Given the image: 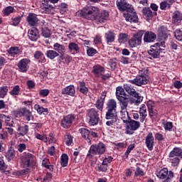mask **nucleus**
<instances>
[{
    "label": "nucleus",
    "mask_w": 182,
    "mask_h": 182,
    "mask_svg": "<svg viewBox=\"0 0 182 182\" xmlns=\"http://www.w3.org/2000/svg\"><path fill=\"white\" fill-rule=\"evenodd\" d=\"M62 95H67L68 96H75L76 95V90H75V86L68 85V87L63 88L61 90Z\"/></svg>",
    "instance_id": "obj_26"
},
{
    "label": "nucleus",
    "mask_w": 182,
    "mask_h": 182,
    "mask_svg": "<svg viewBox=\"0 0 182 182\" xmlns=\"http://www.w3.org/2000/svg\"><path fill=\"white\" fill-rule=\"evenodd\" d=\"M78 16H82L88 21H94L95 23H105L109 19V11L103 10L100 11V9L94 6H86L82 9L76 13Z\"/></svg>",
    "instance_id": "obj_1"
},
{
    "label": "nucleus",
    "mask_w": 182,
    "mask_h": 182,
    "mask_svg": "<svg viewBox=\"0 0 182 182\" xmlns=\"http://www.w3.org/2000/svg\"><path fill=\"white\" fill-rule=\"evenodd\" d=\"M80 133L82 135V137L89 143V144H92V139H96L97 137V133L90 131L86 128H81L79 129Z\"/></svg>",
    "instance_id": "obj_9"
},
{
    "label": "nucleus",
    "mask_w": 182,
    "mask_h": 182,
    "mask_svg": "<svg viewBox=\"0 0 182 182\" xmlns=\"http://www.w3.org/2000/svg\"><path fill=\"white\" fill-rule=\"evenodd\" d=\"M14 11H15V9H14V7L7 6L5 8L4 14V15H6V16H8L11 15V14H12Z\"/></svg>",
    "instance_id": "obj_54"
},
{
    "label": "nucleus",
    "mask_w": 182,
    "mask_h": 182,
    "mask_svg": "<svg viewBox=\"0 0 182 182\" xmlns=\"http://www.w3.org/2000/svg\"><path fill=\"white\" fill-rule=\"evenodd\" d=\"M31 171L28 168H26L25 169H22L18 172L19 176H26Z\"/></svg>",
    "instance_id": "obj_62"
},
{
    "label": "nucleus",
    "mask_w": 182,
    "mask_h": 182,
    "mask_svg": "<svg viewBox=\"0 0 182 182\" xmlns=\"http://www.w3.org/2000/svg\"><path fill=\"white\" fill-rule=\"evenodd\" d=\"M17 132H18L20 136H25L26 134H28V132H29V126H19Z\"/></svg>",
    "instance_id": "obj_36"
},
{
    "label": "nucleus",
    "mask_w": 182,
    "mask_h": 182,
    "mask_svg": "<svg viewBox=\"0 0 182 182\" xmlns=\"http://www.w3.org/2000/svg\"><path fill=\"white\" fill-rule=\"evenodd\" d=\"M34 109L36 110L37 113H38L39 114H48V113H49L48 108H44L40 105H35Z\"/></svg>",
    "instance_id": "obj_34"
},
{
    "label": "nucleus",
    "mask_w": 182,
    "mask_h": 182,
    "mask_svg": "<svg viewBox=\"0 0 182 182\" xmlns=\"http://www.w3.org/2000/svg\"><path fill=\"white\" fill-rule=\"evenodd\" d=\"M41 34L44 38H50V30L46 27L41 28Z\"/></svg>",
    "instance_id": "obj_45"
},
{
    "label": "nucleus",
    "mask_w": 182,
    "mask_h": 182,
    "mask_svg": "<svg viewBox=\"0 0 182 182\" xmlns=\"http://www.w3.org/2000/svg\"><path fill=\"white\" fill-rule=\"evenodd\" d=\"M175 38L177 41H182V31L180 29H176L174 32Z\"/></svg>",
    "instance_id": "obj_56"
},
{
    "label": "nucleus",
    "mask_w": 182,
    "mask_h": 182,
    "mask_svg": "<svg viewBox=\"0 0 182 182\" xmlns=\"http://www.w3.org/2000/svg\"><path fill=\"white\" fill-rule=\"evenodd\" d=\"M124 123H127V127H126L127 134H133V133H134V131L137 130V129L140 127L139 122L134 121L131 119L128 120V122Z\"/></svg>",
    "instance_id": "obj_13"
},
{
    "label": "nucleus",
    "mask_w": 182,
    "mask_h": 182,
    "mask_svg": "<svg viewBox=\"0 0 182 182\" xmlns=\"http://www.w3.org/2000/svg\"><path fill=\"white\" fill-rule=\"evenodd\" d=\"M65 144L67 146H72L73 143V137L70 134H67L65 136Z\"/></svg>",
    "instance_id": "obj_51"
},
{
    "label": "nucleus",
    "mask_w": 182,
    "mask_h": 182,
    "mask_svg": "<svg viewBox=\"0 0 182 182\" xmlns=\"http://www.w3.org/2000/svg\"><path fill=\"white\" fill-rule=\"evenodd\" d=\"M58 9H59L60 14H62L63 15L65 14V12H66L68 11V4H66V3H61L58 6Z\"/></svg>",
    "instance_id": "obj_50"
},
{
    "label": "nucleus",
    "mask_w": 182,
    "mask_h": 182,
    "mask_svg": "<svg viewBox=\"0 0 182 182\" xmlns=\"http://www.w3.org/2000/svg\"><path fill=\"white\" fill-rule=\"evenodd\" d=\"M79 89L80 93H82V95H87L89 92V89L86 87V84L84 82H80Z\"/></svg>",
    "instance_id": "obj_42"
},
{
    "label": "nucleus",
    "mask_w": 182,
    "mask_h": 182,
    "mask_svg": "<svg viewBox=\"0 0 182 182\" xmlns=\"http://www.w3.org/2000/svg\"><path fill=\"white\" fill-rule=\"evenodd\" d=\"M129 82L132 85H135V86H143L144 85H147V82H149V80H147L146 75L141 73L140 75L136 76L133 80H129Z\"/></svg>",
    "instance_id": "obj_15"
},
{
    "label": "nucleus",
    "mask_w": 182,
    "mask_h": 182,
    "mask_svg": "<svg viewBox=\"0 0 182 182\" xmlns=\"http://www.w3.org/2000/svg\"><path fill=\"white\" fill-rule=\"evenodd\" d=\"M171 163L172 164V166L173 167H177L180 163V159L176 157L172 159H171Z\"/></svg>",
    "instance_id": "obj_59"
},
{
    "label": "nucleus",
    "mask_w": 182,
    "mask_h": 182,
    "mask_svg": "<svg viewBox=\"0 0 182 182\" xmlns=\"http://www.w3.org/2000/svg\"><path fill=\"white\" fill-rule=\"evenodd\" d=\"M74 121L75 115L68 114L67 116H65L60 122L61 127H63V129H69L72 126V124Z\"/></svg>",
    "instance_id": "obj_17"
},
{
    "label": "nucleus",
    "mask_w": 182,
    "mask_h": 182,
    "mask_svg": "<svg viewBox=\"0 0 182 182\" xmlns=\"http://www.w3.org/2000/svg\"><path fill=\"white\" fill-rule=\"evenodd\" d=\"M28 36L32 42H36L39 39V31L36 28H32L28 30Z\"/></svg>",
    "instance_id": "obj_23"
},
{
    "label": "nucleus",
    "mask_w": 182,
    "mask_h": 182,
    "mask_svg": "<svg viewBox=\"0 0 182 182\" xmlns=\"http://www.w3.org/2000/svg\"><path fill=\"white\" fill-rule=\"evenodd\" d=\"M5 157L9 161L13 160L15 158V150L12 148L9 149V150L5 153Z\"/></svg>",
    "instance_id": "obj_37"
},
{
    "label": "nucleus",
    "mask_w": 182,
    "mask_h": 182,
    "mask_svg": "<svg viewBox=\"0 0 182 182\" xmlns=\"http://www.w3.org/2000/svg\"><path fill=\"white\" fill-rule=\"evenodd\" d=\"M97 53V50L92 47H87V54L88 56H95Z\"/></svg>",
    "instance_id": "obj_53"
},
{
    "label": "nucleus",
    "mask_w": 182,
    "mask_h": 182,
    "mask_svg": "<svg viewBox=\"0 0 182 182\" xmlns=\"http://www.w3.org/2000/svg\"><path fill=\"white\" fill-rule=\"evenodd\" d=\"M68 163H69V156H68V154H63L60 158V164L62 167L68 166Z\"/></svg>",
    "instance_id": "obj_41"
},
{
    "label": "nucleus",
    "mask_w": 182,
    "mask_h": 182,
    "mask_svg": "<svg viewBox=\"0 0 182 182\" xmlns=\"http://www.w3.org/2000/svg\"><path fill=\"white\" fill-rule=\"evenodd\" d=\"M124 89L125 92L129 95V96H132V97H135V99H136V105H139L143 102V97L140 95L139 92H136V89H134V87H133L132 85L124 84Z\"/></svg>",
    "instance_id": "obj_6"
},
{
    "label": "nucleus",
    "mask_w": 182,
    "mask_h": 182,
    "mask_svg": "<svg viewBox=\"0 0 182 182\" xmlns=\"http://www.w3.org/2000/svg\"><path fill=\"white\" fill-rule=\"evenodd\" d=\"M149 113L151 119H156V117H157V109H156V108L149 109Z\"/></svg>",
    "instance_id": "obj_55"
},
{
    "label": "nucleus",
    "mask_w": 182,
    "mask_h": 182,
    "mask_svg": "<svg viewBox=\"0 0 182 182\" xmlns=\"http://www.w3.org/2000/svg\"><path fill=\"white\" fill-rule=\"evenodd\" d=\"M166 8H170L169 4H167L166 1L161 2L160 9H161L162 11H166Z\"/></svg>",
    "instance_id": "obj_61"
},
{
    "label": "nucleus",
    "mask_w": 182,
    "mask_h": 182,
    "mask_svg": "<svg viewBox=\"0 0 182 182\" xmlns=\"http://www.w3.org/2000/svg\"><path fill=\"white\" fill-rule=\"evenodd\" d=\"M108 64L110 66L111 70H114L116 66H117V60L116 58H112L109 60Z\"/></svg>",
    "instance_id": "obj_48"
},
{
    "label": "nucleus",
    "mask_w": 182,
    "mask_h": 182,
    "mask_svg": "<svg viewBox=\"0 0 182 182\" xmlns=\"http://www.w3.org/2000/svg\"><path fill=\"white\" fill-rule=\"evenodd\" d=\"M59 0H44V3L41 8L42 14H52L53 11V6L51 4H57Z\"/></svg>",
    "instance_id": "obj_12"
},
{
    "label": "nucleus",
    "mask_w": 182,
    "mask_h": 182,
    "mask_svg": "<svg viewBox=\"0 0 182 182\" xmlns=\"http://www.w3.org/2000/svg\"><path fill=\"white\" fill-rule=\"evenodd\" d=\"M139 120L141 123H143V122L146 120V117H147V108H146L145 105H142L141 107L139 108Z\"/></svg>",
    "instance_id": "obj_30"
},
{
    "label": "nucleus",
    "mask_w": 182,
    "mask_h": 182,
    "mask_svg": "<svg viewBox=\"0 0 182 182\" xmlns=\"http://www.w3.org/2000/svg\"><path fill=\"white\" fill-rule=\"evenodd\" d=\"M129 103H130V100H121V101H119V106L121 107V119L124 123L130 120V117L127 112V106H129Z\"/></svg>",
    "instance_id": "obj_5"
},
{
    "label": "nucleus",
    "mask_w": 182,
    "mask_h": 182,
    "mask_svg": "<svg viewBox=\"0 0 182 182\" xmlns=\"http://www.w3.org/2000/svg\"><path fill=\"white\" fill-rule=\"evenodd\" d=\"M39 95L40 96H43V97H46L49 95V90H41Z\"/></svg>",
    "instance_id": "obj_64"
},
{
    "label": "nucleus",
    "mask_w": 182,
    "mask_h": 182,
    "mask_svg": "<svg viewBox=\"0 0 182 182\" xmlns=\"http://www.w3.org/2000/svg\"><path fill=\"white\" fill-rule=\"evenodd\" d=\"M8 86H4L0 87V99H4L5 96H6V93H8Z\"/></svg>",
    "instance_id": "obj_47"
},
{
    "label": "nucleus",
    "mask_w": 182,
    "mask_h": 182,
    "mask_svg": "<svg viewBox=\"0 0 182 182\" xmlns=\"http://www.w3.org/2000/svg\"><path fill=\"white\" fill-rule=\"evenodd\" d=\"M156 176L159 178H166L163 182H170L171 181V178L174 177V173L171 171H168L167 168H164L156 173Z\"/></svg>",
    "instance_id": "obj_11"
},
{
    "label": "nucleus",
    "mask_w": 182,
    "mask_h": 182,
    "mask_svg": "<svg viewBox=\"0 0 182 182\" xmlns=\"http://www.w3.org/2000/svg\"><path fill=\"white\" fill-rule=\"evenodd\" d=\"M145 144L148 150L151 151L153 150V147H154V136H153V133L149 132L146 136Z\"/></svg>",
    "instance_id": "obj_22"
},
{
    "label": "nucleus",
    "mask_w": 182,
    "mask_h": 182,
    "mask_svg": "<svg viewBox=\"0 0 182 182\" xmlns=\"http://www.w3.org/2000/svg\"><path fill=\"white\" fill-rule=\"evenodd\" d=\"M106 109L105 119L107 120H110L113 117H117V102H116V100L113 99L109 100L107 103Z\"/></svg>",
    "instance_id": "obj_3"
},
{
    "label": "nucleus",
    "mask_w": 182,
    "mask_h": 182,
    "mask_svg": "<svg viewBox=\"0 0 182 182\" xmlns=\"http://www.w3.org/2000/svg\"><path fill=\"white\" fill-rule=\"evenodd\" d=\"M19 52L20 50L18 47H11L8 50V53L14 57H15V55H19Z\"/></svg>",
    "instance_id": "obj_44"
},
{
    "label": "nucleus",
    "mask_w": 182,
    "mask_h": 182,
    "mask_svg": "<svg viewBox=\"0 0 182 182\" xmlns=\"http://www.w3.org/2000/svg\"><path fill=\"white\" fill-rule=\"evenodd\" d=\"M180 157L182 159V149L180 148H174L168 154V157Z\"/></svg>",
    "instance_id": "obj_33"
},
{
    "label": "nucleus",
    "mask_w": 182,
    "mask_h": 182,
    "mask_svg": "<svg viewBox=\"0 0 182 182\" xmlns=\"http://www.w3.org/2000/svg\"><path fill=\"white\" fill-rule=\"evenodd\" d=\"M135 176L136 177H139V176H144V171H143V169L140 167H137L135 171Z\"/></svg>",
    "instance_id": "obj_58"
},
{
    "label": "nucleus",
    "mask_w": 182,
    "mask_h": 182,
    "mask_svg": "<svg viewBox=\"0 0 182 182\" xmlns=\"http://www.w3.org/2000/svg\"><path fill=\"white\" fill-rule=\"evenodd\" d=\"M93 73L95 77H101L105 74V68L100 65H96L93 67Z\"/></svg>",
    "instance_id": "obj_27"
},
{
    "label": "nucleus",
    "mask_w": 182,
    "mask_h": 182,
    "mask_svg": "<svg viewBox=\"0 0 182 182\" xmlns=\"http://www.w3.org/2000/svg\"><path fill=\"white\" fill-rule=\"evenodd\" d=\"M156 33L152 31H146L144 35V42L145 43H151L156 41Z\"/></svg>",
    "instance_id": "obj_25"
},
{
    "label": "nucleus",
    "mask_w": 182,
    "mask_h": 182,
    "mask_svg": "<svg viewBox=\"0 0 182 182\" xmlns=\"http://www.w3.org/2000/svg\"><path fill=\"white\" fill-rule=\"evenodd\" d=\"M168 35H170V31L165 26H160L158 28V36L161 42H165L168 38Z\"/></svg>",
    "instance_id": "obj_16"
},
{
    "label": "nucleus",
    "mask_w": 182,
    "mask_h": 182,
    "mask_svg": "<svg viewBox=\"0 0 182 182\" xmlns=\"http://www.w3.org/2000/svg\"><path fill=\"white\" fill-rule=\"evenodd\" d=\"M106 151V145L102 142H100L98 144H93L90 146V150L87 154V157L89 159H92L93 156H96V154H105Z\"/></svg>",
    "instance_id": "obj_4"
},
{
    "label": "nucleus",
    "mask_w": 182,
    "mask_h": 182,
    "mask_svg": "<svg viewBox=\"0 0 182 182\" xmlns=\"http://www.w3.org/2000/svg\"><path fill=\"white\" fill-rule=\"evenodd\" d=\"M18 114L19 116H23L26 122H31V119H33V115L32 114V112L29 110L26 107H22L18 109Z\"/></svg>",
    "instance_id": "obj_18"
},
{
    "label": "nucleus",
    "mask_w": 182,
    "mask_h": 182,
    "mask_svg": "<svg viewBox=\"0 0 182 182\" xmlns=\"http://www.w3.org/2000/svg\"><path fill=\"white\" fill-rule=\"evenodd\" d=\"M142 14L146 21H150L153 18V11L149 7H145L142 9Z\"/></svg>",
    "instance_id": "obj_32"
},
{
    "label": "nucleus",
    "mask_w": 182,
    "mask_h": 182,
    "mask_svg": "<svg viewBox=\"0 0 182 182\" xmlns=\"http://www.w3.org/2000/svg\"><path fill=\"white\" fill-rule=\"evenodd\" d=\"M182 21V14L180 11H175L173 14L172 22L173 23H181Z\"/></svg>",
    "instance_id": "obj_31"
},
{
    "label": "nucleus",
    "mask_w": 182,
    "mask_h": 182,
    "mask_svg": "<svg viewBox=\"0 0 182 182\" xmlns=\"http://www.w3.org/2000/svg\"><path fill=\"white\" fill-rule=\"evenodd\" d=\"M143 35H144V31H139L135 33L128 41L129 48H137V46H140L141 45Z\"/></svg>",
    "instance_id": "obj_7"
},
{
    "label": "nucleus",
    "mask_w": 182,
    "mask_h": 182,
    "mask_svg": "<svg viewBox=\"0 0 182 182\" xmlns=\"http://www.w3.org/2000/svg\"><path fill=\"white\" fill-rule=\"evenodd\" d=\"M166 48V42L159 41L155 43L154 46H151V49L148 50V55L149 59H159L160 58V53L162 50H164Z\"/></svg>",
    "instance_id": "obj_2"
},
{
    "label": "nucleus",
    "mask_w": 182,
    "mask_h": 182,
    "mask_svg": "<svg viewBox=\"0 0 182 182\" xmlns=\"http://www.w3.org/2000/svg\"><path fill=\"white\" fill-rule=\"evenodd\" d=\"M8 170V165L5 164V161H4V159L0 157V171H2V173H5Z\"/></svg>",
    "instance_id": "obj_49"
},
{
    "label": "nucleus",
    "mask_w": 182,
    "mask_h": 182,
    "mask_svg": "<svg viewBox=\"0 0 182 182\" xmlns=\"http://www.w3.org/2000/svg\"><path fill=\"white\" fill-rule=\"evenodd\" d=\"M116 38V34L114 32L108 31L105 33V39L107 43H112L114 42V38Z\"/></svg>",
    "instance_id": "obj_35"
},
{
    "label": "nucleus",
    "mask_w": 182,
    "mask_h": 182,
    "mask_svg": "<svg viewBox=\"0 0 182 182\" xmlns=\"http://www.w3.org/2000/svg\"><path fill=\"white\" fill-rule=\"evenodd\" d=\"M21 21H22V16H18L11 18L10 24L12 25V26H18V25L21 23Z\"/></svg>",
    "instance_id": "obj_40"
},
{
    "label": "nucleus",
    "mask_w": 182,
    "mask_h": 182,
    "mask_svg": "<svg viewBox=\"0 0 182 182\" xmlns=\"http://www.w3.org/2000/svg\"><path fill=\"white\" fill-rule=\"evenodd\" d=\"M34 58L35 59L41 60L42 63H45V62H46V59H45V55H43V53H42V51H36L34 53Z\"/></svg>",
    "instance_id": "obj_39"
},
{
    "label": "nucleus",
    "mask_w": 182,
    "mask_h": 182,
    "mask_svg": "<svg viewBox=\"0 0 182 182\" xmlns=\"http://www.w3.org/2000/svg\"><path fill=\"white\" fill-rule=\"evenodd\" d=\"M165 130L170 131L173 129V122H168L164 124Z\"/></svg>",
    "instance_id": "obj_63"
},
{
    "label": "nucleus",
    "mask_w": 182,
    "mask_h": 182,
    "mask_svg": "<svg viewBox=\"0 0 182 182\" xmlns=\"http://www.w3.org/2000/svg\"><path fill=\"white\" fill-rule=\"evenodd\" d=\"M30 63L31 60H29L28 58H23L17 64L19 71L22 72L23 73H25V72H28Z\"/></svg>",
    "instance_id": "obj_20"
},
{
    "label": "nucleus",
    "mask_w": 182,
    "mask_h": 182,
    "mask_svg": "<svg viewBox=\"0 0 182 182\" xmlns=\"http://www.w3.org/2000/svg\"><path fill=\"white\" fill-rule=\"evenodd\" d=\"M26 21L29 26H36L39 22V18L36 14L29 13L26 17Z\"/></svg>",
    "instance_id": "obj_21"
},
{
    "label": "nucleus",
    "mask_w": 182,
    "mask_h": 182,
    "mask_svg": "<svg viewBox=\"0 0 182 182\" xmlns=\"http://www.w3.org/2000/svg\"><path fill=\"white\" fill-rule=\"evenodd\" d=\"M103 99L104 98H99L95 103V107H97L98 110H100V112L103 110V106L105 105V101Z\"/></svg>",
    "instance_id": "obj_43"
},
{
    "label": "nucleus",
    "mask_w": 182,
    "mask_h": 182,
    "mask_svg": "<svg viewBox=\"0 0 182 182\" xmlns=\"http://www.w3.org/2000/svg\"><path fill=\"white\" fill-rule=\"evenodd\" d=\"M53 49L58 53V55H63V53H66V47L59 43H55L53 44Z\"/></svg>",
    "instance_id": "obj_29"
},
{
    "label": "nucleus",
    "mask_w": 182,
    "mask_h": 182,
    "mask_svg": "<svg viewBox=\"0 0 182 182\" xmlns=\"http://www.w3.org/2000/svg\"><path fill=\"white\" fill-rule=\"evenodd\" d=\"M23 166L24 168L31 167L35 168L36 166V158L31 153H28L23 156Z\"/></svg>",
    "instance_id": "obj_8"
},
{
    "label": "nucleus",
    "mask_w": 182,
    "mask_h": 182,
    "mask_svg": "<svg viewBox=\"0 0 182 182\" xmlns=\"http://www.w3.org/2000/svg\"><path fill=\"white\" fill-rule=\"evenodd\" d=\"M116 96L119 102H122V100H130L129 98L123 97L126 96V92H124V87H117L116 90Z\"/></svg>",
    "instance_id": "obj_24"
},
{
    "label": "nucleus",
    "mask_w": 182,
    "mask_h": 182,
    "mask_svg": "<svg viewBox=\"0 0 182 182\" xmlns=\"http://www.w3.org/2000/svg\"><path fill=\"white\" fill-rule=\"evenodd\" d=\"M116 5L117 9L121 12H127L128 11H133V6L129 4L127 0H117Z\"/></svg>",
    "instance_id": "obj_14"
},
{
    "label": "nucleus",
    "mask_w": 182,
    "mask_h": 182,
    "mask_svg": "<svg viewBox=\"0 0 182 182\" xmlns=\"http://www.w3.org/2000/svg\"><path fill=\"white\" fill-rule=\"evenodd\" d=\"M118 41L119 43H125V42H127V34L120 33L119 36Z\"/></svg>",
    "instance_id": "obj_52"
},
{
    "label": "nucleus",
    "mask_w": 182,
    "mask_h": 182,
    "mask_svg": "<svg viewBox=\"0 0 182 182\" xmlns=\"http://www.w3.org/2000/svg\"><path fill=\"white\" fill-rule=\"evenodd\" d=\"M111 161H113V157L112 156H107V157H105L102 161V164L105 165V166H107V164H109V163Z\"/></svg>",
    "instance_id": "obj_60"
},
{
    "label": "nucleus",
    "mask_w": 182,
    "mask_h": 182,
    "mask_svg": "<svg viewBox=\"0 0 182 182\" xmlns=\"http://www.w3.org/2000/svg\"><path fill=\"white\" fill-rule=\"evenodd\" d=\"M124 17L128 22H134V23L139 22V17L137 16V14H136V11H133V10L128 11L127 13H124Z\"/></svg>",
    "instance_id": "obj_19"
},
{
    "label": "nucleus",
    "mask_w": 182,
    "mask_h": 182,
    "mask_svg": "<svg viewBox=\"0 0 182 182\" xmlns=\"http://www.w3.org/2000/svg\"><path fill=\"white\" fill-rule=\"evenodd\" d=\"M21 92V87L19 85H16L13 87V90L9 92L11 96H18Z\"/></svg>",
    "instance_id": "obj_46"
},
{
    "label": "nucleus",
    "mask_w": 182,
    "mask_h": 182,
    "mask_svg": "<svg viewBox=\"0 0 182 182\" xmlns=\"http://www.w3.org/2000/svg\"><path fill=\"white\" fill-rule=\"evenodd\" d=\"M87 117H89V124L90 126H96V124H98L99 120H100L99 113L94 108L87 110Z\"/></svg>",
    "instance_id": "obj_10"
},
{
    "label": "nucleus",
    "mask_w": 182,
    "mask_h": 182,
    "mask_svg": "<svg viewBox=\"0 0 182 182\" xmlns=\"http://www.w3.org/2000/svg\"><path fill=\"white\" fill-rule=\"evenodd\" d=\"M17 150L19 151V153H22L23 151H25L26 150V144H19L17 146Z\"/></svg>",
    "instance_id": "obj_57"
},
{
    "label": "nucleus",
    "mask_w": 182,
    "mask_h": 182,
    "mask_svg": "<svg viewBox=\"0 0 182 182\" xmlns=\"http://www.w3.org/2000/svg\"><path fill=\"white\" fill-rule=\"evenodd\" d=\"M68 50L72 55H76V53H79L80 52V48H79V45L75 42H70L68 44Z\"/></svg>",
    "instance_id": "obj_28"
},
{
    "label": "nucleus",
    "mask_w": 182,
    "mask_h": 182,
    "mask_svg": "<svg viewBox=\"0 0 182 182\" xmlns=\"http://www.w3.org/2000/svg\"><path fill=\"white\" fill-rule=\"evenodd\" d=\"M46 55L48 59L53 60L55 58H58V56H59V53L55 50H47Z\"/></svg>",
    "instance_id": "obj_38"
}]
</instances>
